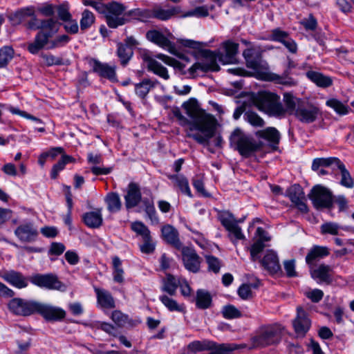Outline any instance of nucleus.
<instances>
[{
    "label": "nucleus",
    "mask_w": 354,
    "mask_h": 354,
    "mask_svg": "<svg viewBox=\"0 0 354 354\" xmlns=\"http://www.w3.org/2000/svg\"><path fill=\"white\" fill-rule=\"evenodd\" d=\"M14 50L10 46H3L0 49V68L7 66L8 62L12 59Z\"/></svg>",
    "instance_id": "603ef678"
},
{
    "label": "nucleus",
    "mask_w": 354,
    "mask_h": 354,
    "mask_svg": "<svg viewBox=\"0 0 354 354\" xmlns=\"http://www.w3.org/2000/svg\"><path fill=\"white\" fill-rule=\"evenodd\" d=\"M243 118L245 121L256 127H262L265 124L264 120L255 112L247 111Z\"/></svg>",
    "instance_id": "864d4df0"
},
{
    "label": "nucleus",
    "mask_w": 354,
    "mask_h": 354,
    "mask_svg": "<svg viewBox=\"0 0 354 354\" xmlns=\"http://www.w3.org/2000/svg\"><path fill=\"white\" fill-rule=\"evenodd\" d=\"M15 235L23 243H32L39 235L37 227L32 221H26L19 225L15 230Z\"/></svg>",
    "instance_id": "4468645a"
},
{
    "label": "nucleus",
    "mask_w": 354,
    "mask_h": 354,
    "mask_svg": "<svg viewBox=\"0 0 354 354\" xmlns=\"http://www.w3.org/2000/svg\"><path fill=\"white\" fill-rule=\"evenodd\" d=\"M29 17H31V19L27 24L28 28L40 29L34 41L28 46V50L30 53L37 54L48 44V39L51 38L58 31V25L53 19L39 20L35 14L33 16Z\"/></svg>",
    "instance_id": "7ed1b4c3"
},
{
    "label": "nucleus",
    "mask_w": 354,
    "mask_h": 354,
    "mask_svg": "<svg viewBox=\"0 0 354 354\" xmlns=\"http://www.w3.org/2000/svg\"><path fill=\"white\" fill-rule=\"evenodd\" d=\"M206 261L208 264V269L214 273H218L221 268V262L219 259L214 256H206Z\"/></svg>",
    "instance_id": "0e129e2a"
},
{
    "label": "nucleus",
    "mask_w": 354,
    "mask_h": 354,
    "mask_svg": "<svg viewBox=\"0 0 354 354\" xmlns=\"http://www.w3.org/2000/svg\"><path fill=\"white\" fill-rule=\"evenodd\" d=\"M179 43L185 46L201 53V55L207 60L200 62H196L189 68V73L192 76H194L198 71L205 73L209 71H216V54L215 52L210 50H204L203 48L206 46V44L199 41H196L191 39H180Z\"/></svg>",
    "instance_id": "39448f33"
},
{
    "label": "nucleus",
    "mask_w": 354,
    "mask_h": 354,
    "mask_svg": "<svg viewBox=\"0 0 354 354\" xmlns=\"http://www.w3.org/2000/svg\"><path fill=\"white\" fill-rule=\"evenodd\" d=\"M73 160V157L63 154L61 160L54 165L51 171V178L53 179L56 178L58 173L64 168L65 165Z\"/></svg>",
    "instance_id": "6e6d98bb"
},
{
    "label": "nucleus",
    "mask_w": 354,
    "mask_h": 354,
    "mask_svg": "<svg viewBox=\"0 0 354 354\" xmlns=\"http://www.w3.org/2000/svg\"><path fill=\"white\" fill-rule=\"evenodd\" d=\"M82 218L85 225L88 227L91 228H98L102 225L103 221L101 209L84 214Z\"/></svg>",
    "instance_id": "2f4dec72"
},
{
    "label": "nucleus",
    "mask_w": 354,
    "mask_h": 354,
    "mask_svg": "<svg viewBox=\"0 0 354 354\" xmlns=\"http://www.w3.org/2000/svg\"><path fill=\"white\" fill-rule=\"evenodd\" d=\"M336 169H338L340 173V185L346 188H353L354 186L353 179L352 178L350 172L348 171L344 164L341 160L337 165Z\"/></svg>",
    "instance_id": "a19ab883"
},
{
    "label": "nucleus",
    "mask_w": 354,
    "mask_h": 354,
    "mask_svg": "<svg viewBox=\"0 0 354 354\" xmlns=\"http://www.w3.org/2000/svg\"><path fill=\"white\" fill-rule=\"evenodd\" d=\"M307 77L319 87L326 88L332 85L333 80L330 77L323 74L310 71L306 73Z\"/></svg>",
    "instance_id": "4c0bfd02"
},
{
    "label": "nucleus",
    "mask_w": 354,
    "mask_h": 354,
    "mask_svg": "<svg viewBox=\"0 0 354 354\" xmlns=\"http://www.w3.org/2000/svg\"><path fill=\"white\" fill-rule=\"evenodd\" d=\"M34 12V7H26L9 15L8 19L13 26H17L22 23L29 16H33Z\"/></svg>",
    "instance_id": "7c9ffc66"
},
{
    "label": "nucleus",
    "mask_w": 354,
    "mask_h": 354,
    "mask_svg": "<svg viewBox=\"0 0 354 354\" xmlns=\"http://www.w3.org/2000/svg\"><path fill=\"white\" fill-rule=\"evenodd\" d=\"M218 218L222 225L229 232L228 236L232 242L245 239L241 228L239 226V223L243 222L244 218L236 219L234 216L228 211L220 212Z\"/></svg>",
    "instance_id": "423d86ee"
},
{
    "label": "nucleus",
    "mask_w": 354,
    "mask_h": 354,
    "mask_svg": "<svg viewBox=\"0 0 354 354\" xmlns=\"http://www.w3.org/2000/svg\"><path fill=\"white\" fill-rule=\"evenodd\" d=\"M70 41V37L67 35H62L56 37L54 40L50 41L45 46L46 49H53L64 46Z\"/></svg>",
    "instance_id": "052dcab7"
},
{
    "label": "nucleus",
    "mask_w": 354,
    "mask_h": 354,
    "mask_svg": "<svg viewBox=\"0 0 354 354\" xmlns=\"http://www.w3.org/2000/svg\"><path fill=\"white\" fill-rule=\"evenodd\" d=\"M182 248V256L184 266L187 270L192 272H197L200 269L201 259L196 251L191 248Z\"/></svg>",
    "instance_id": "aec40b11"
},
{
    "label": "nucleus",
    "mask_w": 354,
    "mask_h": 354,
    "mask_svg": "<svg viewBox=\"0 0 354 354\" xmlns=\"http://www.w3.org/2000/svg\"><path fill=\"white\" fill-rule=\"evenodd\" d=\"M329 254L327 247L314 245L306 257V262L308 265L312 266L315 262Z\"/></svg>",
    "instance_id": "c756f323"
},
{
    "label": "nucleus",
    "mask_w": 354,
    "mask_h": 354,
    "mask_svg": "<svg viewBox=\"0 0 354 354\" xmlns=\"http://www.w3.org/2000/svg\"><path fill=\"white\" fill-rule=\"evenodd\" d=\"M287 196L293 203L301 199H305L303 189L298 184H295L287 189Z\"/></svg>",
    "instance_id": "49530a36"
},
{
    "label": "nucleus",
    "mask_w": 354,
    "mask_h": 354,
    "mask_svg": "<svg viewBox=\"0 0 354 354\" xmlns=\"http://www.w3.org/2000/svg\"><path fill=\"white\" fill-rule=\"evenodd\" d=\"M326 104L340 115H347L351 110L348 106L335 98L328 100Z\"/></svg>",
    "instance_id": "c03bdc74"
},
{
    "label": "nucleus",
    "mask_w": 354,
    "mask_h": 354,
    "mask_svg": "<svg viewBox=\"0 0 354 354\" xmlns=\"http://www.w3.org/2000/svg\"><path fill=\"white\" fill-rule=\"evenodd\" d=\"M143 59L147 64L149 71L153 72L154 74L165 80H169V75L167 68L160 62L147 55L143 56Z\"/></svg>",
    "instance_id": "cd10ccee"
},
{
    "label": "nucleus",
    "mask_w": 354,
    "mask_h": 354,
    "mask_svg": "<svg viewBox=\"0 0 354 354\" xmlns=\"http://www.w3.org/2000/svg\"><path fill=\"white\" fill-rule=\"evenodd\" d=\"M169 178L174 183V187H177L182 194L192 198V194L189 185L188 180L183 175H169Z\"/></svg>",
    "instance_id": "473e14b6"
},
{
    "label": "nucleus",
    "mask_w": 354,
    "mask_h": 354,
    "mask_svg": "<svg viewBox=\"0 0 354 354\" xmlns=\"http://www.w3.org/2000/svg\"><path fill=\"white\" fill-rule=\"evenodd\" d=\"M156 57L159 59H161L167 65L171 66L174 68L178 69L179 71H182L185 67V66L180 62L167 55L160 53L156 55Z\"/></svg>",
    "instance_id": "680f3d73"
},
{
    "label": "nucleus",
    "mask_w": 354,
    "mask_h": 354,
    "mask_svg": "<svg viewBox=\"0 0 354 354\" xmlns=\"http://www.w3.org/2000/svg\"><path fill=\"white\" fill-rule=\"evenodd\" d=\"M283 102L287 106L288 115H293L301 122L313 123L321 113L317 105L294 96L290 93H284Z\"/></svg>",
    "instance_id": "f03ea898"
},
{
    "label": "nucleus",
    "mask_w": 354,
    "mask_h": 354,
    "mask_svg": "<svg viewBox=\"0 0 354 354\" xmlns=\"http://www.w3.org/2000/svg\"><path fill=\"white\" fill-rule=\"evenodd\" d=\"M110 317L118 327H128L135 325V322L129 318L128 315L123 313L120 310H113Z\"/></svg>",
    "instance_id": "e433bc0d"
},
{
    "label": "nucleus",
    "mask_w": 354,
    "mask_h": 354,
    "mask_svg": "<svg viewBox=\"0 0 354 354\" xmlns=\"http://www.w3.org/2000/svg\"><path fill=\"white\" fill-rule=\"evenodd\" d=\"M288 37H289L288 33L279 28L272 30L270 35V38L272 41H278L281 44Z\"/></svg>",
    "instance_id": "338daca9"
},
{
    "label": "nucleus",
    "mask_w": 354,
    "mask_h": 354,
    "mask_svg": "<svg viewBox=\"0 0 354 354\" xmlns=\"http://www.w3.org/2000/svg\"><path fill=\"white\" fill-rule=\"evenodd\" d=\"M255 135L274 145H278L280 140V133L274 127H268L263 130L257 131Z\"/></svg>",
    "instance_id": "c9c22d12"
},
{
    "label": "nucleus",
    "mask_w": 354,
    "mask_h": 354,
    "mask_svg": "<svg viewBox=\"0 0 354 354\" xmlns=\"http://www.w3.org/2000/svg\"><path fill=\"white\" fill-rule=\"evenodd\" d=\"M260 262L263 268L270 274H276L281 272L278 256L273 250H268Z\"/></svg>",
    "instance_id": "4be33fe9"
},
{
    "label": "nucleus",
    "mask_w": 354,
    "mask_h": 354,
    "mask_svg": "<svg viewBox=\"0 0 354 354\" xmlns=\"http://www.w3.org/2000/svg\"><path fill=\"white\" fill-rule=\"evenodd\" d=\"M209 15V10L206 6L196 7L188 12L182 13L183 17H195L197 18L205 17Z\"/></svg>",
    "instance_id": "5fc2aeb1"
},
{
    "label": "nucleus",
    "mask_w": 354,
    "mask_h": 354,
    "mask_svg": "<svg viewBox=\"0 0 354 354\" xmlns=\"http://www.w3.org/2000/svg\"><path fill=\"white\" fill-rule=\"evenodd\" d=\"M331 272L332 268L330 266L321 264L311 270V276L314 279L318 280L319 283L324 282L329 284L332 281Z\"/></svg>",
    "instance_id": "c85d7f7f"
},
{
    "label": "nucleus",
    "mask_w": 354,
    "mask_h": 354,
    "mask_svg": "<svg viewBox=\"0 0 354 354\" xmlns=\"http://www.w3.org/2000/svg\"><path fill=\"white\" fill-rule=\"evenodd\" d=\"M86 60L92 68V71L94 73H97L100 77L106 78L111 82H115L117 80L115 67L114 66H110L106 63H102L92 57H86Z\"/></svg>",
    "instance_id": "dca6fc26"
},
{
    "label": "nucleus",
    "mask_w": 354,
    "mask_h": 354,
    "mask_svg": "<svg viewBox=\"0 0 354 354\" xmlns=\"http://www.w3.org/2000/svg\"><path fill=\"white\" fill-rule=\"evenodd\" d=\"M243 55L245 59L247 67L252 69L260 80H263L262 73H270L267 63H262L260 56L257 55L252 49L245 50Z\"/></svg>",
    "instance_id": "ddd939ff"
},
{
    "label": "nucleus",
    "mask_w": 354,
    "mask_h": 354,
    "mask_svg": "<svg viewBox=\"0 0 354 354\" xmlns=\"http://www.w3.org/2000/svg\"><path fill=\"white\" fill-rule=\"evenodd\" d=\"M117 55L120 59L121 64L125 66L133 55V50L124 44L120 43L118 44Z\"/></svg>",
    "instance_id": "a18cd8bd"
},
{
    "label": "nucleus",
    "mask_w": 354,
    "mask_h": 354,
    "mask_svg": "<svg viewBox=\"0 0 354 354\" xmlns=\"http://www.w3.org/2000/svg\"><path fill=\"white\" fill-rule=\"evenodd\" d=\"M297 317L292 323L295 332H308L311 326L310 320L301 307H297Z\"/></svg>",
    "instance_id": "a878e982"
},
{
    "label": "nucleus",
    "mask_w": 354,
    "mask_h": 354,
    "mask_svg": "<svg viewBox=\"0 0 354 354\" xmlns=\"http://www.w3.org/2000/svg\"><path fill=\"white\" fill-rule=\"evenodd\" d=\"M256 234L258 236V239L250 248V255L253 261L259 259V254L266 246L264 242L270 241V236L268 235V233L262 227H259L257 229Z\"/></svg>",
    "instance_id": "412c9836"
},
{
    "label": "nucleus",
    "mask_w": 354,
    "mask_h": 354,
    "mask_svg": "<svg viewBox=\"0 0 354 354\" xmlns=\"http://www.w3.org/2000/svg\"><path fill=\"white\" fill-rule=\"evenodd\" d=\"M41 57L45 63V64L48 66H53V65H61L63 63L62 58L54 56L51 54L48 55H42Z\"/></svg>",
    "instance_id": "774afa93"
},
{
    "label": "nucleus",
    "mask_w": 354,
    "mask_h": 354,
    "mask_svg": "<svg viewBox=\"0 0 354 354\" xmlns=\"http://www.w3.org/2000/svg\"><path fill=\"white\" fill-rule=\"evenodd\" d=\"M105 201L107 204V208L111 212H116L121 209L122 203L117 193H109L106 196Z\"/></svg>",
    "instance_id": "37998d69"
},
{
    "label": "nucleus",
    "mask_w": 354,
    "mask_h": 354,
    "mask_svg": "<svg viewBox=\"0 0 354 354\" xmlns=\"http://www.w3.org/2000/svg\"><path fill=\"white\" fill-rule=\"evenodd\" d=\"M297 64L290 57L287 58L286 69L281 75L270 73L261 74L263 81L272 82L276 84H280L286 87H292L297 85V82L290 76L291 71L296 67Z\"/></svg>",
    "instance_id": "0eeeda50"
},
{
    "label": "nucleus",
    "mask_w": 354,
    "mask_h": 354,
    "mask_svg": "<svg viewBox=\"0 0 354 354\" xmlns=\"http://www.w3.org/2000/svg\"><path fill=\"white\" fill-rule=\"evenodd\" d=\"M212 296L210 293L203 289L196 291V305L199 309L209 308L212 305Z\"/></svg>",
    "instance_id": "ea45409f"
},
{
    "label": "nucleus",
    "mask_w": 354,
    "mask_h": 354,
    "mask_svg": "<svg viewBox=\"0 0 354 354\" xmlns=\"http://www.w3.org/2000/svg\"><path fill=\"white\" fill-rule=\"evenodd\" d=\"M339 161L340 160L335 157L315 158L312 163V169L318 170L321 167H331L333 170L335 171Z\"/></svg>",
    "instance_id": "58836bf2"
},
{
    "label": "nucleus",
    "mask_w": 354,
    "mask_h": 354,
    "mask_svg": "<svg viewBox=\"0 0 354 354\" xmlns=\"http://www.w3.org/2000/svg\"><path fill=\"white\" fill-rule=\"evenodd\" d=\"M143 243L140 245V250L142 253L151 254L155 250V244L153 243L151 236L149 239H142Z\"/></svg>",
    "instance_id": "69168bd1"
},
{
    "label": "nucleus",
    "mask_w": 354,
    "mask_h": 354,
    "mask_svg": "<svg viewBox=\"0 0 354 354\" xmlns=\"http://www.w3.org/2000/svg\"><path fill=\"white\" fill-rule=\"evenodd\" d=\"M0 277L11 286L22 289L28 285V279L21 272L15 270H2L0 271Z\"/></svg>",
    "instance_id": "a211bd4d"
},
{
    "label": "nucleus",
    "mask_w": 354,
    "mask_h": 354,
    "mask_svg": "<svg viewBox=\"0 0 354 354\" xmlns=\"http://www.w3.org/2000/svg\"><path fill=\"white\" fill-rule=\"evenodd\" d=\"M178 285L179 280H177L174 275L167 274L166 277L162 280L161 290L170 296H174L176 293Z\"/></svg>",
    "instance_id": "f704fd0d"
},
{
    "label": "nucleus",
    "mask_w": 354,
    "mask_h": 354,
    "mask_svg": "<svg viewBox=\"0 0 354 354\" xmlns=\"http://www.w3.org/2000/svg\"><path fill=\"white\" fill-rule=\"evenodd\" d=\"M39 302L21 298L12 299L8 306L9 310L17 315L29 316L38 313Z\"/></svg>",
    "instance_id": "9d476101"
},
{
    "label": "nucleus",
    "mask_w": 354,
    "mask_h": 354,
    "mask_svg": "<svg viewBox=\"0 0 354 354\" xmlns=\"http://www.w3.org/2000/svg\"><path fill=\"white\" fill-rule=\"evenodd\" d=\"M162 239L169 244L177 249L182 248L178 230L171 225H165L161 229Z\"/></svg>",
    "instance_id": "b1692460"
},
{
    "label": "nucleus",
    "mask_w": 354,
    "mask_h": 354,
    "mask_svg": "<svg viewBox=\"0 0 354 354\" xmlns=\"http://www.w3.org/2000/svg\"><path fill=\"white\" fill-rule=\"evenodd\" d=\"M95 22V16L92 12L86 9L82 13L80 29L84 31L88 29Z\"/></svg>",
    "instance_id": "8fccbe9b"
},
{
    "label": "nucleus",
    "mask_w": 354,
    "mask_h": 354,
    "mask_svg": "<svg viewBox=\"0 0 354 354\" xmlns=\"http://www.w3.org/2000/svg\"><path fill=\"white\" fill-rule=\"evenodd\" d=\"M222 314L225 318L234 319L241 317V312L233 305L223 306Z\"/></svg>",
    "instance_id": "e2e57ef3"
},
{
    "label": "nucleus",
    "mask_w": 354,
    "mask_h": 354,
    "mask_svg": "<svg viewBox=\"0 0 354 354\" xmlns=\"http://www.w3.org/2000/svg\"><path fill=\"white\" fill-rule=\"evenodd\" d=\"M308 197L317 209L330 208L333 205L332 193L328 189L319 185L313 187Z\"/></svg>",
    "instance_id": "1a4fd4ad"
},
{
    "label": "nucleus",
    "mask_w": 354,
    "mask_h": 354,
    "mask_svg": "<svg viewBox=\"0 0 354 354\" xmlns=\"http://www.w3.org/2000/svg\"><path fill=\"white\" fill-rule=\"evenodd\" d=\"M253 101L259 111L269 116L283 118L287 115V106L283 105L280 96L276 93L268 91L259 92Z\"/></svg>",
    "instance_id": "20e7f679"
},
{
    "label": "nucleus",
    "mask_w": 354,
    "mask_h": 354,
    "mask_svg": "<svg viewBox=\"0 0 354 354\" xmlns=\"http://www.w3.org/2000/svg\"><path fill=\"white\" fill-rule=\"evenodd\" d=\"M162 304L170 311L182 312L184 310L183 305H179L177 301L167 295H162L159 297Z\"/></svg>",
    "instance_id": "09e8293b"
},
{
    "label": "nucleus",
    "mask_w": 354,
    "mask_h": 354,
    "mask_svg": "<svg viewBox=\"0 0 354 354\" xmlns=\"http://www.w3.org/2000/svg\"><path fill=\"white\" fill-rule=\"evenodd\" d=\"M224 52L220 50L214 51L217 59L223 64L233 63L238 52L239 44L232 41H226L222 44Z\"/></svg>",
    "instance_id": "6ab92c4d"
},
{
    "label": "nucleus",
    "mask_w": 354,
    "mask_h": 354,
    "mask_svg": "<svg viewBox=\"0 0 354 354\" xmlns=\"http://www.w3.org/2000/svg\"><path fill=\"white\" fill-rule=\"evenodd\" d=\"M127 209L136 207L142 200L140 187L135 183H130L127 187V194L124 196Z\"/></svg>",
    "instance_id": "5701e85b"
},
{
    "label": "nucleus",
    "mask_w": 354,
    "mask_h": 354,
    "mask_svg": "<svg viewBox=\"0 0 354 354\" xmlns=\"http://www.w3.org/2000/svg\"><path fill=\"white\" fill-rule=\"evenodd\" d=\"M126 17L130 19L146 21L151 18V10L136 8L125 12Z\"/></svg>",
    "instance_id": "79ce46f5"
},
{
    "label": "nucleus",
    "mask_w": 354,
    "mask_h": 354,
    "mask_svg": "<svg viewBox=\"0 0 354 354\" xmlns=\"http://www.w3.org/2000/svg\"><path fill=\"white\" fill-rule=\"evenodd\" d=\"M167 36L168 37L165 36L162 32L158 30H150L146 33V37L149 41L168 50L172 54H176V49L175 45L170 41L172 35L169 33Z\"/></svg>",
    "instance_id": "2eb2a0df"
},
{
    "label": "nucleus",
    "mask_w": 354,
    "mask_h": 354,
    "mask_svg": "<svg viewBox=\"0 0 354 354\" xmlns=\"http://www.w3.org/2000/svg\"><path fill=\"white\" fill-rule=\"evenodd\" d=\"M340 229H344V227H340L337 223L333 222H326L320 226L322 234L337 235Z\"/></svg>",
    "instance_id": "13d9d810"
},
{
    "label": "nucleus",
    "mask_w": 354,
    "mask_h": 354,
    "mask_svg": "<svg viewBox=\"0 0 354 354\" xmlns=\"http://www.w3.org/2000/svg\"><path fill=\"white\" fill-rule=\"evenodd\" d=\"M30 281L33 284L40 288H44L48 290H56L61 292H64L66 290V286L60 281L55 274H37L32 276Z\"/></svg>",
    "instance_id": "f8f14e48"
},
{
    "label": "nucleus",
    "mask_w": 354,
    "mask_h": 354,
    "mask_svg": "<svg viewBox=\"0 0 354 354\" xmlns=\"http://www.w3.org/2000/svg\"><path fill=\"white\" fill-rule=\"evenodd\" d=\"M125 7L119 3L112 2L109 3V9L105 14L108 26L116 28L129 21L125 15Z\"/></svg>",
    "instance_id": "6e6552de"
},
{
    "label": "nucleus",
    "mask_w": 354,
    "mask_h": 354,
    "mask_svg": "<svg viewBox=\"0 0 354 354\" xmlns=\"http://www.w3.org/2000/svg\"><path fill=\"white\" fill-rule=\"evenodd\" d=\"M183 10L180 6H171L167 9L156 8L151 10V18H156L160 20H167L173 17L181 15Z\"/></svg>",
    "instance_id": "bb28decb"
},
{
    "label": "nucleus",
    "mask_w": 354,
    "mask_h": 354,
    "mask_svg": "<svg viewBox=\"0 0 354 354\" xmlns=\"http://www.w3.org/2000/svg\"><path fill=\"white\" fill-rule=\"evenodd\" d=\"M158 83L159 82L157 80L145 78L142 80V82L135 85L136 93L140 98L144 99L149 91L151 88L156 87Z\"/></svg>",
    "instance_id": "72a5a7b5"
},
{
    "label": "nucleus",
    "mask_w": 354,
    "mask_h": 354,
    "mask_svg": "<svg viewBox=\"0 0 354 354\" xmlns=\"http://www.w3.org/2000/svg\"><path fill=\"white\" fill-rule=\"evenodd\" d=\"M214 345V342H207L205 341H194L188 345V348L193 352H197L204 350L212 349Z\"/></svg>",
    "instance_id": "bf43d9fd"
},
{
    "label": "nucleus",
    "mask_w": 354,
    "mask_h": 354,
    "mask_svg": "<svg viewBox=\"0 0 354 354\" xmlns=\"http://www.w3.org/2000/svg\"><path fill=\"white\" fill-rule=\"evenodd\" d=\"M97 297V303L100 308L104 309H112L115 307V299L111 294L106 290L94 288Z\"/></svg>",
    "instance_id": "393cba45"
},
{
    "label": "nucleus",
    "mask_w": 354,
    "mask_h": 354,
    "mask_svg": "<svg viewBox=\"0 0 354 354\" xmlns=\"http://www.w3.org/2000/svg\"><path fill=\"white\" fill-rule=\"evenodd\" d=\"M182 106L189 119L182 114L179 108H175L173 114L179 124L186 127L187 136L199 144L207 145L216 133V120L214 117L201 109L194 99L185 102Z\"/></svg>",
    "instance_id": "f257e3e1"
},
{
    "label": "nucleus",
    "mask_w": 354,
    "mask_h": 354,
    "mask_svg": "<svg viewBox=\"0 0 354 354\" xmlns=\"http://www.w3.org/2000/svg\"><path fill=\"white\" fill-rule=\"evenodd\" d=\"M240 347V345L236 344H216L214 343V345L212 348L214 349V351L210 353L209 354H228L230 352L238 349Z\"/></svg>",
    "instance_id": "3c124183"
},
{
    "label": "nucleus",
    "mask_w": 354,
    "mask_h": 354,
    "mask_svg": "<svg viewBox=\"0 0 354 354\" xmlns=\"http://www.w3.org/2000/svg\"><path fill=\"white\" fill-rule=\"evenodd\" d=\"M131 228L138 235L140 236L142 239H149V236H151L149 228L140 221L132 223Z\"/></svg>",
    "instance_id": "4d7b16f0"
},
{
    "label": "nucleus",
    "mask_w": 354,
    "mask_h": 354,
    "mask_svg": "<svg viewBox=\"0 0 354 354\" xmlns=\"http://www.w3.org/2000/svg\"><path fill=\"white\" fill-rule=\"evenodd\" d=\"M38 314L48 322H59L66 317V311L60 307L48 304H39Z\"/></svg>",
    "instance_id": "f3484780"
},
{
    "label": "nucleus",
    "mask_w": 354,
    "mask_h": 354,
    "mask_svg": "<svg viewBox=\"0 0 354 354\" xmlns=\"http://www.w3.org/2000/svg\"><path fill=\"white\" fill-rule=\"evenodd\" d=\"M234 140L239 153L245 158L250 157L263 147V142L256 141L254 138L246 135H234Z\"/></svg>",
    "instance_id": "9b49d317"
},
{
    "label": "nucleus",
    "mask_w": 354,
    "mask_h": 354,
    "mask_svg": "<svg viewBox=\"0 0 354 354\" xmlns=\"http://www.w3.org/2000/svg\"><path fill=\"white\" fill-rule=\"evenodd\" d=\"M113 277L114 281L117 283H122L124 281V270L122 268V261L118 257L113 258Z\"/></svg>",
    "instance_id": "de8ad7c7"
}]
</instances>
